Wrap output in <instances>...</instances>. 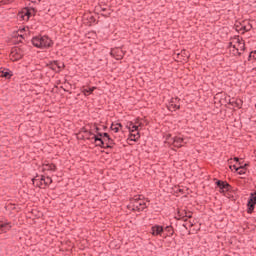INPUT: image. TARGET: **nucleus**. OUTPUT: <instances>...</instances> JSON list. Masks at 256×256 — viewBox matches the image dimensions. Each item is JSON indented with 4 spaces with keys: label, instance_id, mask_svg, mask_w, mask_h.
<instances>
[{
    "label": "nucleus",
    "instance_id": "obj_3",
    "mask_svg": "<svg viewBox=\"0 0 256 256\" xmlns=\"http://www.w3.org/2000/svg\"><path fill=\"white\" fill-rule=\"evenodd\" d=\"M115 145V141L109 137L107 133H98V138H96V147H101L102 149H112Z\"/></svg>",
    "mask_w": 256,
    "mask_h": 256
},
{
    "label": "nucleus",
    "instance_id": "obj_7",
    "mask_svg": "<svg viewBox=\"0 0 256 256\" xmlns=\"http://www.w3.org/2000/svg\"><path fill=\"white\" fill-rule=\"evenodd\" d=\"M23 55H25V52L22 48L14 47L11 49L10 59L11 61H19V59H23Z\"/></svg>",
    "mask_w": 256,
    "mask_h": 256
},
{
    "label": "nucleus",
    "instance_id": "obj_32",
    "mask_svg": "<svg viewBox=\"0 0 256 256\" xmlns=\"http://www.w3.org/2000/svg\"><path fill=\"white\" fill-rule=\"evenodd\" d=\"M231 161H232V159H230L229 161H228V163L231 165Z\"/></svg>",
    "mask_w": 256,
    "mask_h": 256
},
{
    "label": "nucleus",
    "instance_id": "obj_28",
    "mask_svg": "<svg viewBox=\"0 0 256 256\" xmlns=\"http://www.w3.org/2000/svg\"><path fill=\"white\" fill-rule=\"evenodd\" d=\"M243 29L244 31H251V25L244 26Z\"/></svg>",
    "mask_w": 256,
    "mask_h": 256
},
{
    "label": "nucleus",
    "instance_id": "obj_5",
    "mask_svg": "<svg viewBox=\"0 0 256 256\" xmlns=\"http://www.w3.org/2000/svg\"><path fill=\"white\" fill-rule=\"evenodd\" d=\"M32 44L39 49H48V47H53V40L48 36H36L32 38Z\"/></svg>",
    "mask_w": 256,
    "mask_h": 256
},
{
    "label": "nucleus",
    "instance_id": "obj_6",
    "mask_svg": "<svg viewBox=\"0 0 256 256\" xmlns=\"http://www.w3.org/2000/svg\"><path fill=\"white\" fill-rule=\"evenodd\" d=\"M131 207L133 211H143L144 209H147V201L142 199L141 196H136L131 201Z\"/></svg>",
    "mask_w": 256,
    "mask_h": 256
},
{
    "label": "nucleus",
    "instance_id": "obj_8",
    "mask_svg": "<svg viewBox=\"0 0 256 256\" xmlns=\"http://www.w3.org/2000/svg\"><path fill=\"white\" fill-rule=\"evenodd\" d=\"M193 217L192 212H187V210L180 208L178 209L176 219L180 220L182 219L183 221H187V219H191Z\"/></svg>",
    "mask_w": 256,
    "mask_h": 256
},
{
    "label": "nucleus",
    "instance_id": "obj_2",
    "mask_svg": "<svg viewBox=\"0 0 256 256\" xmlns=\"http://www.w3.org/2000/svg\"><path fill=\"white\" fill-rule=\"evenodd\" d=\"M229 49L232 55H241L245 51V42L243 38L235 36L229 43Z\"/></svg>",
    "mask_w": 256,
    "mask_h": 256
},
{
    "label": "nucleus",
    "instance_id": "obj_16",
    "mask_svg": "<svg viewBox=\"0 0 256 256\" xmlns=\"http://www.w3.org/2000/svg\"><path fill=\"white\" fill-rule=\"evenodd\" d=\"M63 67H65V65L63 63H59L57 61L53 62L50 65V69H52V71H55L56 73H59V71H61V69H63Z\"/></svg>",
    "mask_w": 256,
    "mask_h": 256
},
{
    "label": "nucleus",
    "instance_id": "obj_26",
    "mask_svg": "<svg viewBox=\"0 0 256 256\" xmlns=\"http://www.w3.org/2000/svg\"><path fill=\"white\" fill-rule=\"evenodd\" d=\"M251 59H254V61H256V51H252L249 55V60L251 61Z\"/></svg>",
    "mask_w": 256,
    "mask_h": 256
},
{
    "label": "nucleus",
    "instance_id": "obj_12",
    "mask_svg": "<svg viewBox=\"0 0 256 256\" xmlns=\"http://www.w3.org/2000/svg\"><path fill=\"white\" fill-rule=\"evenodd\" d=\"M164 228L161 225H153L150 229V233L153 237H161L163 235Z\"/></svg>",
    "mask_w": 256,
    "mask_h": 256
},
{
    "label": "nucleus",
    "instance_id": "obj_1",
    "mask_svg": "<svg viewBox=\"0 0 256 256\" xmlns=\"http://www.w3.org/2000/svg\"><path fill=\"white\" fill-rule=\"evenodd\" d=\"M147 124V120L141 118L134 120V122H128L126 125L127 129L130 132L128 141H139V139H141V134L139 133V131H141V129H143V127H145V125Z\"/></svg>",
    "mask_w": 256,
    "mask_h": 256
},
{
    "label": "nucleus",
    "instance_id": "obj_20",
    "mask_svg": "<svg viewBox=\"0 0 256 256\" xmlns=\"http://www.w3.org/2000/svg\"><path fill=\"white\" fill-rule=\"evenodd\" d=\"M123 128V125L121 123H116L111 125V131H114V133H119L121 129Z\"/></svg>",
    "mask_w": 256,
    "mask_h": 256
},
{
    "label": "nucleus",
    "instance_id": "obj_22",
    "mask_svg": "<svg viewBox=\"0 0 256 256\" xmlns=\"http://www.w3.org/2000/svg\"><path fill=\"white\" fill-rule=\"evenodd\" d=\"M42 181L46 187H48V185H51L53 183V179H51V177L49 176L47 177L42 176Z\"/></svg>",
    "mask_w": 256,
    "mask_h": 256
},
{
    "label": "nucleus",
    "instance_id": "obj_30",
    "mask_svg": "<svg viewBox=\"0 0 256 256\" xmlns=\"http://www.w3.org/2000/svg\"><path fill=\"white\" fill-rule=\"evenodd\" d=\"M229 169H231L233 171V169H235V168H233V165L230 164Z\"/></svg>",
    "mask_w": 256,
    "mask_h": 256
},
{
    "label": "nucleus",
    "instance_id": "obj_15",
    "mask_svg": "<svg viewBox=\"0 0 256 256\" xmlns=\"http://www.w3.org/2000/svg\"><path fill=\"white\" fill-rule=\"evenodd\" d=\"M13 227L8 221H0V235L1 233H7Z\"/></svg>",
    "mask_w": 256,
    "mask_h": 256
},
{
    "label": "nucleus",
    "instance_id": "obj_11",
    "mask_svg": "<svg viewBox=\"0 0 256 256\" xmlns=\"http://www.w3.org/2000/svg\"><path fill=\"white\" fill-rule=\"evenodd\" d=\"M110 55L117 61H121V59H123L125 56V52H123V49L121 48H113L110 52Z\"/></svg>",
    "mask_w": 256,
    "mask_h": 256
},
{
    "label": "nucleus",
    "instance_id": "obj_13",
    "mask_svg": "<svg viewBox=\"0 0 256 256\" xmlns=\"http://www.w3.org/2000/svg\"><path fill=\"white\" fill-rule=\"evenodd\" d=\"M84 139H88L90 141H94L95 145H97V139H99V133H92L89 130L84 131Z\"/></svg>",
    "mask_w": 256,
    "mask_h": 256
},
{
    "label": "nucleus",
    "instance_id": "obj_31",
    "mask_svg": "<svg viewBox=\"0 0 256 256\" xmlns=\"http://www.w3.org/2000/svg\"><path fill=\"white\" fill-rule=\"evenodd\" d=\"M113 245H115V242L110 243V247H113Z\"/></svg>",
    "mask_w": 256,
    "mask_h": 256
},
{
    "label": "nucleus",
    "instance_id": "obj_10",
    "mask_svg": "<svg viewBox=\"0 0 256 256\" xmlns=\"http://www.w3.org/2000/svg\"><path fill=\"white\" fill-rule=\"evenodd\" d=\"M180 107H181V103L178 97L172 98L168 103L169 111H177V109H180Z\"/></svg>",
    "mask_w": 256,
    "mask_h": 256
},
{
    "label": "nucleus",
    "instance_id": "obj_27",
    "mask_svg": "<svg viewBox=\"0 0 256 256\" xmlns=\"http://www.w3.org/2000/svg\"><path fill=\"white\" fill-rule=\"evenodd\" d=\"M181 55H185V58H186V59H189V54H187V52H186L185 50H183V51L181 52Z\"/></svg>",
    "mask_w": 256,
    "mask_h": 256
},
{
    "label": "nucleus",
    "instance_id": "obj_21",
    "mask_svg": "<svg viewBox=\"0 0 256 256\" xmlns=\"http://www.w3.org/2000/svg\"><path fill=\"white\" fill-rule=\"evenodd\" d=\"M95 89H97V87L93 86L90 88H84L82 90V93L87 97L88 95H91V93H93V91H95Z\"/></svg>",
    "mask_w": 256,
    "mask_h": 256
},
{
    "label": "nucleus",
    "instance_id": "obj_14",
    "mask_svg": "<svg viewBox=\"0 0 256 256\" xmlns=\"http://www.w3.org/2000/svg\"><path fill=\"white\" fill-rule=\"evenodd\" d=\"M216 185L220 189V193H225V191H229V189H231V186L226 181L218 180L216 181Z\"/></svg>",
    "mask_w": 256,
    "mask_h": 256
},
{
    "label": "nucleus",
    "instance_id": "obj_29",
    "mask_svg": "<svg viewBox=\"0 0 256 256\" xmlns=\"http://www.w3.org/2000/svg\"><path fill=\"white\" fill-rule=\"evenodd\" d=\"M234 161H236V163H238L239 159L237 157H234Z\"/></svg>",
    "mask_w": 256,
    "mask_h": 256
},
{
    "label": "nucleus",
    "instance_id": "obj_19",
    "mask_svg": "<svg viewBox=\"0 0 256 256\" xmlns=\"http://www.w3.org/2000/svg\"><path fill=\"white\" fill-rule=\"evenodd\" d=\"M57 166H55V164H50V163H44L42 165V171H56Z\"/></svg>",
    "mask_w": 256,
    "mask_h": 256
},
{
    "label": "nucleus",
    "instance_id": "obj_17",
    "mask_svg": "<svg viewBox=\"0 0 256 256\" xmlns=\"http://www.w3.org/2000/svg\"><path fill=\"white\" fill-rule=\"evenodd\" d=\"M33 185H36V187H39L40 189H45V182H43V176H41L40 180L37 178L32 179Z\"/></svg>",
    "mask_w": 256,
    "mask_h": 256
},
{
    "label": "nucleus",
    "instance_id": "obj_33",
    "mask_svg": "<svg viewBox=\"0 0 256 256\" xmlns=\"http://www.w3.org/2000/svg\"><path fill=\"white\" fill-rule=\"evenodd\" d=\"M236 107H239V103H236Z\"/></svg>",
    "mask_w": 256,
    "mask_h": 256
},
{
    "label": "nucleus",
    "instance_id": "obj_24",
    "mask_svg": "<svg viewBox=\"0 0 256 256\" xmlns=\"http://www.w3.org/2000/svg\"><path fill=\"white\" fill-rule=\"evenodd\" d=\"M248 203H254L256 205V192L254 194H251Z\"/></svg>",
    "mask_w": 256,
    "mask_h": 256
},
{
    "label": "nucleus",
    "instance_id": "obj_23",
    "mask_svg": "<svg viewBox=\"0 0 256 256\" xmlns=\"http://www.w3.org/2000/svg\"><path fill=\"white\" fill-rule=\"evenodd\" d=\"M247 207V213H253V210L255 209V204L252 202H248Z\"/></svg>",
    "mask_w": 256,
    "mask_h": 256
},
{
    "label": "nucleus",
    "instance_id": "obj_9",
    "mask_svg": "<svg viewBox=\"0 0 256 256\" xmlns=\"http://www.w3.org/2000/svg\"><path fill=\"white\" fill-rule=\"evenodd\" d=\"M32 14L33 10L24 8L21 12L18 13V19H22V21H29Z\"/></svg>",
    "mask_w": 256,
    "mask_h": 256
},
{
    "label": "nucleus",
    "instance_id": "obj_34",
    "mask_svg": "<svg viewBox=\"0 0 256 256\" xmlns=\"http://www.w3.org/2000/svg\"><path fill=\"white\" fill-rule=\"evenodd\" d=\"M166 229H171L170 227H166Z\"/></svg>",
    "mask_w": 256,
    "mask_h": 256
},
{
    "label": "nucleus",
    "instance_id": "obj_18",
    "mask_svg": "<svg viewBox=\"0 0 256 256\" xmlns=\"http://www.w3.org/2000/svg\"><path fill=\"white\" fill-rule=\"evenodd\" d=\"M247 164H245L244 166H237V165H233V169L238 172V175H245V173H247Z\"/></svg>",
    "mask_w": 256,
    "mask_h": 256
},
{
    "label": "nucleus",
    "instance_id": "obj_4",
    "mask_svg": "<svg viewBox=\"0 0 256 256\" xmlns=\"http://www.w3.org/2000/svg\"><path fill=\"white\" fill-rule=\"evenodd\" d=\"M165 143L169 145V147H175L176 149H181L183 145H187V141L185 138L181 136H171V134H166L165 136Z\"/></svg>",
    "mask_w": 256,
    "mask_h": 256
},
{
    "label": "nucleus",
    "instance_id": "obj_25",
    "mask_svg": "<svg viewBox=\"0 0 256 256\" xmlns=\"http://www.w3.org/2000/svg\"><path fill=\"white\" fill-rule=\"evenodd\" d=\"M8 75H9V72L3 69H0V77H7Z\"/></svg>",
    "mask_w": 256,
    "mask_h": 256
}]
</instances>
